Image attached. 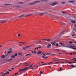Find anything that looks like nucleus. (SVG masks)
<instances>
[{
	"label": "nucleus",
	"instance_id": "f257e3e1",
	"mask_svg": "<svg viewBox=\"0 0 76 76\" xmlns=\"http://www.w3.org/2000/svg\"><path fill=\"white\" fill-rule=\"evenodd\" d=\"M45 14H48L49 16L50 15V12L48 10H47L46 11H45V12H43L42 13L39 14L38 15H45Z\"/></svg>",
	"mask_w": 76,
	"mask_h": 76
},
{
	"label": "nucleus",
	"instance_id": "f03ea898",
	"mask_svg": "<svg viewBox=\"0 0 76 76\" xmlns=\"http://www.w3.org/2000/svg\"><path fill=\"white\" fill-rule=\"evenodd\" d=\"M65 47H66V48H72V49H73V50H76V48H75L74 47L72 46H69L67 45H65Z\"/></svg>",
	"mask_w": 76,
	"mask_h": 76
},
{
	"label": "nucleus",
	"instance_id": "7ed1b4c3",
	"mask_svg": "<svg viewBox=\"0 0 76 76\" xmlns=\"http://www.w3.org/2000/svg\"><path fill=\"white\" fill-rule=\"evenodd\" d=\"M18 56V53H16L14 55H12L11 56V58H15L16 57Z\"/></svg>",
	"mask_w": 76,
	"mask_h": 76
},
{
	"label": "nucleus",
	"instance_id": "20e7f679",
	"mask_svg": "<svg viewBox=\"0 0 76 76\" xmlns=\"http://www.w3.org/2000/svg\"><path fill=\"white\" fill-rule=\"evenodd\" d=\"M28 69V68H24V69H20L19 71L20 72H21L23 70V71H26L27 70V69Z\"/></svg>",
	"mask_w": 76,
	"mask_h": 76
},
{
	"label": "nucleus",
	"instance_id": "39448f33",
	"mask_svg": "<svg viewBox=\"0 0 76 76\" xmlns=\"http://www.w3.org/2000/svg\"><path fill=\"white\" fill-rule=\"evenodd\" d=\"M42 41H47L48 42H50V39H42L41 40Z\"/></svg>",
	"mask_w": 76,
	"mask_h": 76
},
{
	"label": "nucleus",
	"instance_id": "423d86ee",
	"mask_svg": "<svg viewBox=\"0 0 76 76\" xmlns=\"http://www.w3.org/2000/svg\"><path fill=\"white\" fill-rule=\"evenodd\" d=\"M50 43L52 45H55V44H56V42L55 41L53 42H50Z\"/></svg>",
	"mask_w": 76,
	"mask_h": 76
},
{
	"label": "nucleus",
	"instance_id": "0eeeda50",
	"mask_svg": "<svg viewBox=\"0 0 76 76\" xmlns=\"http://www.w3.org/2000/svg\"><path fill=\"white\" fill-rule=\"evenodd\" d=\"M51 47V45L50 44H48L47 46V47L48 48H49Z\"/></svg>",
	"mask_w": 76,
	"mask_h": 76
},
{
	"label": "nucleus",
	"instance_id": "6e6552de",
	"mask_svg": "<svg viewBox=\"0 0 76 76\" xmlns=\"http://www.w3.org/2000/svg\"><path fill=\"white\" fill-rule=\"evenodd\" d=\"M39 1H36L32 3H31V4H35L36 3H37V2H39Z\"/></svg>",
	"mask_w": 76,
	"mask_h": 76
},
{
	"label": "nucleus",
	"instance_id": "1a4fd4ad",
	"mask_svg": "<svg viewBox=\"0 0 76 76\" xmlns=\"http://www.w3.org/2000/svg\"><path fill=\"white\" fill-rule=\"evenodd\" d=\"M59 44H61V45H62V46H63V47H65V45H64V44L62 43L61 42H59Z\"/></svg>",
	"mask_w": 76,
	"mask_h": 76
},
{
	"label": "nucleus",
	"instance_id": "9d476101",
	"mask_svg": "<svg viewBox=\"0 0 76 76\" xmlns=\"http://www.w3.org/2000/svg\"><path fill=\"white\" fill-rule=\"evenodd\" d=\"M41 48V47H39L38 48H36L34 49V50H36L37 49V50H38L39 48Z\"/></svg>",
	"mask_w": 76,
	"mask_h": 76
},
{
	"label": "nucleus",
	"instance_id": "9b49d317",
	"mask_svg": "<svg viewBox=\"0 0 76 76\" xmlns=\"http://www.w3.org/2000/svg\"><path fill=\"white\" fill-rule=\"evenodd\" d=\"M6 57V56L5 55H2L1 56V58H5Z\"/></svg>",
	"mask_w": 76,
	"mask_h": 76
},
{
	"label": "nucleus",
	"instance_id": "f8f14e48",
	"mask_svg": "<svg viewBox=\"0 0 76 76\" xmlns=\"http://www.w3.org/2000/svg\"><path fill=\"white\" fill-rule=\"evenodd\" d=\"M74 1H68V3H73V2H74Z\"/></svg>",
	"mask_w": 76,
	"mask_h": 76
},
{
	"label": "nucleus",
	"instance_id": "ddd939ff",
	"mask_svg": "<svg viewBox=\"0 0 76 76\" xmlns=\"http://www.w3.org/2000/svg\"><path fill=\"white\" fill-rule=\"evenodd\" d=\"M65 33H66V32H65V31H64L62 32H61L60 33V34H65Z\"/></svg>",
	"mask_w": 76,
	"mask_h": 76
},
{
	"label": "nucleus",
	"instance_id": "4468645a",
	"mask_svg": "<svg viewBox=\"0 0 76 76\" xmlns=\"http://www.w3.org/2000/svg\"><path fill=\"white\" fill-rule=\"evenodd\" d=\"M56 4H57V3H55L53 4H51V5H52V6H54L55 5H56Z\"/></svg>",
	"mask_w": 76,
	"mask_h": 76
},
{
	"label": "nucleus",
	"instance_id": "2eb2a0df",
	"mask_svg": "<svg viewBox=\"0 0 76 76\" xmlns=\"http://www.w3.org/2000/svg\"><path fill=\"white\" fill-rule=\"evenodd\" d=\"M9 20H3L4 22H8V21H9Z\"/></svg>",
	"mask_w": 76,
	"mask_h": 76
},
{
	"label": "nucleus",
	"instance_id": "dca6fc26",
	"mask_svg": "<svg viewBox=\"0 0 76 76\" xmlns=\"http://www.w3.org/2000/svg\"><path fill=\"white\" fill-rule=\"evenodd\" d=\"M25 66H29V64L28 63H25L24 64Z\"/></svg>",
	"mask_w": 76,
	"mask_h": 76
},
{
	"label": "nucleus",
	"instance_id": "f3484780",
	"mask_svg": "<svg viewBox=\"0 0 76 76\" xmlns=\"http://www.w3.org/2000/svg\"><path fill=\"white\" fill-rule=\"evenodd\" d=\"M46 56V55L45 54H44L43 56H42V57L44 58H45V56Z\"/></svg>",
	"mask_w": 76,
	"mask_h": 76
},
{
	"label": "nucleus",
	"instance_id": "a211bd4d",
	"mask_svg": "<svg viewBox=\"0 0 76 76\" xmlns=\"http://www.w3.org/2000/svg\"><path fill=\"white\" fill-rule=\"evenodd\" d=\"M26 49H27L26 46L25 47H23V50H26Z\"/></svg>",
	"mask_w": 76,
	"mask_h": 76
},
{
	"label": "nucleus",
	"instance_id": "6ab92c4d",
	"mask_svg": "<svg viewBox=\"0 0 76 76\" xmlns=\"http://www.w3.org/2000/svg\"><path fill=\"white\" fill-rule=\"evenodd\" d=\"M37 53L39 54H41V51H38L37 52Z\"/></svg>",
	"mask_w": 76,
	"mask_h": 76
},
{
	"label": "nucleus",
	"instance_id": "aec40b11",
	"mask_svg": "<svg viewBox=\"0 0 76 76\" xmlns=\"http://www.w3.org/2000/svg\"><path fill=\"white\" fill-rule=\"evenodd\" d=\"M28 55H30V56H31V54L28 53V54H27L26 55H25V57L26 56H28Z\"/></svg>",
	"mask_w": 76,
	"mask_h": 76
},
{
	"label": "nucleus",
	"instance_id": "412c9836",
	"mask_svg": "<svg viewBox=\"0 0 76 76\" xmlns=\"http://www.w3.org/2000/svg\"><path fill=\"white\" fill-rule=\"evenodd\" d=\"M12 52V50H10V51H9L8 52L7 54H9V53H10Z\"/></svg>",
	"mask_w": 76,
	"mask_h": 76
},
{
	"label": "nucleus",
	"instance_id": "4be33fe9",
	"mask_svg": "<svg viewBox=\"0 0 76 76\" xmlns=\"http://www.w3.org/2000/svg\"><path fill=\"white\" fill-rule=\"evenodd\" d=\"M19 43H20V44H26V42H19Z\"/></svg>",
	"mask_w": 76,
	"mask_h": 76
},
{
	"label": "nucleus",
	"instance_id": "5701e85b",
	"mask_svg": "<svg viewBox=\"0 0 76 76\" xmlns=\"http://www.w3.org/2000/svg\"><path fill=\"white\" fill-rule=\"evenodd\" d=\"M22 54V53L20 52L18 53V55H20V56L21 55V54Z\"/></svg>",
	"mask_w": 76,
	"mask_h": 76
},
{
	"label": "nucleus",
	"instance_id": "b1692460",
	"mask_svg": "<svg viewBox=\"0 0 76 76\" xmlns=\"http://www.w3.org/2000/svg\"><path fill=\"white\" fill-rule=\"evenodd\" d=\"M71 22H72V23H76V21H71Z\"/></svg>",
	"mask_w": 76,
	"mask_h": 76
},
{
	"label": "nucleus",
	"instance_id": "393cba45",
	"mask_svg": "<svg viewBox=\"0 0 76 76\" xmlns=\"http://www.w3.org/2000/svg\"><path fill=\"white\" fill-rule=\"evenodd\" d=\"M67 63H69V64H72V63H73V62H67Z\"/></svg>",
	"mask_w": 76,
	"mask_h": 76
},
{
	"label": "nucleus",
	"instance_id": "a878e982",
	"mask_svg": "<svg viewBox=\"0 0 76 76\" xmlns=\"http://www.w3.org/2000/svg\"><path fill=\"white\" fill-rule=\"evenodd\" d=\"M55 46H56V47H58V44L56 43L55 45Z\"/></svg>",
	"mask_w": 76,
	"mask_h": 76
},
{
	"label": "nucleus",
	"instance_id": "bb28decb",
	"mask_svg": "<svg viewBox=\"0 0 76 76\" xmlns=\"http://www.w3.org/2000/svg\"><path fill=\"white\" fill-rule=\"evenodd\" d=\"M26 48H29V47H30V46H26Z\"/></svg>",
	"mask_w": 76,
	"mask_h": 76
},
{
	"label": "nucleus",
	"instance_id": "cd10ccee",
	"mask_svg": "<svg viewBox=\"0 0 76 76\" xmlns=\"http://www.w3.org/2000/svg\"><path fill=\"white\" fill-rule=\"evenodd\" d=\"M6 74H7V73H4V74H2V76H4V75H6Z\"/></svg>",
	"mask_w": 76,
	"mask_h": 76
},
{
	"label": "nucleus",
	"instance_id": "c85d7f7f",
	"mask_svg": "<svg viewBox=\"0 0 76 76\" xmlns=\"http://www.w3.org/2000/svg\"><path fill=\"white\" fill-rule=\"evenodd\" d=\"M59 63H61V64H64V62H59Z\"/></svg>",
	"mask_w": 76,
	"mask_h": 76
},
{
	"label": "nucleus",
	"instance_id": "c756f323",
	"mask_svg": "<svg viewBox=\"0 0 76 76\" xmlns=\"http://www.w3.org/2000/svg\"><path fill=\"white\" fill-rule=\"evenodd\" d=\"M54 50L55 51H59V49H55Z\"/></svg>",
	"mask_w": 76,
	"mask_h": 76
},
{
	"label": "nucleus",
	"instance_id": "7c9ffc66",
	"mask_svg": "<svg viewBox=\"0 0 76 76\" xmlns=\"http://www.w3.org/2000/svg\"><path fill=\"white\" fill-rule=\"evenodd\" d=\"M22 17H25V15L24 14H23L21 15Z\"/></svg>",
	"mask_w": 76,
	"mask_h": 76
},
{
	"label": "nucleus",
	"instance_id": "2f4dec72",
	"mask_svg": "<svg viewBox=\"0 0 76 76\" xmlns=\"http://www.w3.org/2000/svg\"><path fill=\"white\" fill-rule=\"evenodd\" d=\"M20 34H18V37H20Z\"/></svg>",
	"mask_w": 76,
	"mask_h": 76
},
{
	"label": "nucleus",
	"instance_id": "473e14b6",
	"mask_svg": "<svg viewBox=\"0 0 76 76\" xmlns=\"http://www.w3.org/2000/svg\"><path fill=\"white\" fill-rule=\"evenodd\" d=\"M71 66H72V67H75V66H74L73 65H72Z\"/></svg>",
	"mask_w": 76,
	"mask_h": 76
},
{
	"label": "nucleus",
	"instance_id": "72a5a7b5",
	"mask_svg": "<svg viewBox=\"0 0 76 76\" xmlns=\"http://www.w3.org/2000/svg\"><path fill=\"white\" fill-rule=\"evenodd\" d=\"M65 2H63L61 3V4H65Z\"/></svg>",
	"mask_w": 76,
	"mask_h": 76
},
{
	"label": "nucleus",
	"instance_id": "f704fd0d",
	"mask_svg": "<svg viewBox=\"0 0 76 76\" xmlns=\"http://www.w3.org/2000/svg\"><path fill=\"white\" fill-rule=\"evenodd\" d=\"M7 73V74H6V75H8V74L9 73V71H8L7 72V73Z\"/></svg>",
	"mask_w": 76,
	"mask_h": 76
},
{
	"label": "nucleus",
	"instance_id": "c9c22d12",
	"mask_svg": "<svg viewBox=\"0 0 76 76\" xmlns=\"http://www.w3.org/2000/svg\"><path fill=\"white\" fill-rule=\"evenodd\" d=\"M62 13H63V14L66 13V12H65L64 11H62Z\"/></svg>",
	"mask_w": 76,
	"mask_h": 76
},
{
	"label": "nucleus",
	"instance_id": "e433bc0d",
	"mask_svg": "<svg viewBox=\"0 0 76 76\" xmlns=\"http://www.w3.org/2000/svg\"><path fill=\"white\" fill-rule=\"evenodd\" d=\"M69 44H72L73 43L72 42H70V41L69 42Z\"/></svg>",
	"mask_w": 76,
	"mask_h": 76
},
{
	"label": "nucleus",
	"instance_id": "4c0bfd02",
	"mask_svg": "<svg viewBox=\"0 0 76 76\" xmlns=\"http://www.w3.org/2000/svg\"><path fill=\"white\" fill-rule=\"evenodd\" d=\"M10 4H5V6H7V5H10Z\"/></svg>",
	"mask_w": 76,
	"mask_h": 76
},
{
	"label": "nucleus",
	"instance_id": "58836bf2",
	"mask_svg": "<svg viewBox=\"0 0 76 76\" xmlns=\"http://www.w3.org/2000/svg\"><path fill=\"white\" fill-rule=\"evenodd\" d=\"M47 64H42V65H46Z\"/></svg>",
	"mask_w": 76,
	"mask_h": 76
},
{
	"label": "nucleus",
	"instance_id": "ea45409f",
	"mask_svg": "<svg viewBox=\"0 0 76 76\" xmlns=\"http://www.w3.org/2000/svg\"><path fill=\"white\" fill-rule=\"evenodd\" d=\"M15 7H19V6H15Z\"/></svg>",
	"mask_w": 76,
	"mask_h": 76
},
{
	"label": "nucleus",
	"instance_id": "a19ab883",
	"mask_svg": "<svg viewBox=\"0 0 76 76\" xmlns=\"http://www.w3.org/2000/svg\"><path fill=\"white\" fill-rule=\"evenodd\" d=\"M18 3V4H22V3H23V2H19V3Z\"/></svg>",
	"mask_w": 76,
	"mask_h": 76
},
{
	"label": "nucleus",
	"instance_id": "79ce46f5",
	"mask_svg": "<svg viewBox=\"0 0 76 76\" xmlns=\"http://www.w3.org/2000/svg\"><path fill=\"white\" fill-rule=\"evenodd\" d=\"M18 72H17L16 73H15L14 74V75H17V74H18Z\"/></svg>",
	"mask_w": 76,
	"mask_h": 76
},
{
	"label": "nucleus",
	"instance_id": "37998d69",
	"mask_svg": "<svg viewBox=\"0 0 76 76\" xmlns=\"http://www.w3.org/2000/svg\"><path fill=\"white\" fill-rule=\"evenodd\" d=\"M31 15H32V14H29V15H28V16H31Z\"/></svg>",
	"mask_w": 76,
	"mask_h": 76
},
{
	"label": "nucleus",
	"instance_id": "c03bdc74",
	"mask_svg": "<svg viewBox=\"0 0 76 76\" xmlns=\"http://www.w3.org/2000/svg\"><path fill=\"white\" fill-rule=\"evenodd\" d=\"M48 58V57H45L44 58H45V59H46V58Z\"/></svg>",
	"mask_w": 76,
	"mask_h": 76
},
{
	"label": "nucleus",
	"instance_id": "a18cd8bd",
	"mask_svg": "<svg viewBox=\"0 0 76 76\" xmlns=\"http://www.w3.org/2000/svg\"><path fill=\"white\" fill-rule=\"evenodd\" d=\"M7 61H10V59H8L7 60Z\"/></svg>",
	"mask_w": 76,
	"mask_h": 76
},
{
	"label": "nucleus",
	"instance_id": "49530a36",
	"mask_svg": "<svg viewBox=\"0 0 76 76\" xmlns=\"http://www.w3.org/2000/svg\"><path fill=\"white\" fill-rule=\"evenodd\" d=\"M3 22H3V21H2L0 22V23H3Z\"/></svg>",
	"mask_w": 76,
	"mask_h": 76
},
{
	"label": "nucleus",
	"instance_id": "de8ad7c7",
	"mask_svg": "<svg viewBox=\"0 0 76 76\" xmlns=\"http://www.w3.org/2000/svg\"><path fill=\"white\" fill-rule=\"evenodd\" d=\"M40 74H42V72L41 71H40Z\"/></svg>",
	"mask_w": 76,
	"mask_h": 76
},
{
	"label": "nucleus",
	"instance_id": "09e8293b",
	"mask_svg": "<svg viewBox=\"0 0 76 76\" xmlns=\"http://www.w3.org/2000/svg\"><path fill=\"white\" fill-rule=\"evenodd\" d=\"M50 63H53V62H50L49 63H48V64H50Z\"/></svg>",
	"mask_w": 76,
	"mask_h": 76
},
{
	"label": "nucleus",
	"instance_id": "8fccbe9b",
	"mask_svg": "<svg viewBox=\"0 0 76 76\" xmlns=\"http://www.w3.org/2000/svg\"><path fill=\"white\" fill-rule=\"evenodd\" d=\"M76 58H74L72 59V60H76Z\"/></svg>",
	"mask_w": 76,
	"mask_h": 76
},
{
	"label": "nucleus",
	"instance_id": "3c124183",
	"mask_svg": "<svg viewBox=\"0 0 76 76\" xmlns=\"http://www.w3.org/2000/svg\"><path fill=\"white\" fill-rule=\"evenodd\" d=\"M51 56H55V54H52Z\"/></svg>",
	"mask_w": 76,
	"mask_h": 76
},
{
	"label": "nucleus",
	"instance_id": "603ef678",
	"mask_svg": "<svg viewBox=\"0 0 76 76\" xmlns=\"http://www.w3.org/2000/svg\"><path fill=\"white\" fill-rule=\"evenodd\" d=\"M65 60H66V61H69V60H68L67 59H65Z\"/></svg>",
	"mask_w": 76,
	"mask_h": 76
},
{
	"label": "nucleus",
	"instance_id": "864d4df0",
	"mask_svg": "<svg viewBox=\"0 0 76 76\" xmlns=\"http://www.w3.org/2000/svg\"><path fill=\"white\" fill-rule=\"evenodd\" d=\"M11 69H12V70H14V68H11Z\"/></svg>",
	"mask_w": 76,
	"mask_h": 76
},
{
	"label": "nucleus",
	"instance_id": "5fc2aeb1",
	"mask_svg": "<svg viewBox=\"0 0 76 76\" xmlns=\"http://www.w3.org/2000/svg\"><path fill=\"white\" fill-rule=\"evenodd\" d=\"M8 71H9L10 72H11V70H9V69H8Z\"/></svg>",
	"mask_w": 76,
	"mask_h": 76
},
{
	"label": "nucleus",
	"instance_id": "6e6d98bb",
	"mask_svg": "<svg viewBox=\"0 0 76 76\" xmlns=\"http://www.w3.org/2000/svg\"><path fill=\"white\" fill-rule=\"evenodd\" d=\"M32 66V65L30 66V67H31Z\"/></svg>",
	"mask_w": 76,
	"mask_h": 76
},
{
	"label": "nucleus",
	"instance_id": "4d7b16f0",
	"mask_svg": "<svg viewBox=\"0 0 76 76\" xmlns=\"http://www.w3.org/2000/svg\"><path fill=\"white\" fill-rule=\"evenodd\" d=\"M37 53V52L36 51H35L34 52V53L35 54V53Z\"/></svg>",
	"mask_w": 76,
	"mask_h": 76
},
{
	"label": "nucleus",
	"instance_id": "13d9d810",
	"mask_svg": "<svg viewBox=\"0 0 76 76\" xmlns=\"http://www.w3.org/2000/svg\"><path fill=\"white\" fill-rule=\"evenodd\" d=\"M10 59V61L12 60V58H11Z\"/></svg>",
	"mask_w": 76,
	"mask_h": 76
},
{
	"label": "nucleus",
	"instance_id": "bf43d9fd",
	"mask_svg": "<svg viewBox=\"0 0 76 76\" xmlns=\"http://www.w3.org/2000/svg\"><path fill=\"white\" fill-rule=\"evenodd\" d=\"M72 37H75V35L73 34V35H72Z\"/></svg>",
	"mask_w": 76,
	"mask_h": 76
},
{
	"label": "nucleus",
	"instance_id": "052dcab7",
	"mask_svg": "<svg viewBox=\"0 0 76 76\" xmlns=\"http://www.w3.org/2000/svg\"><path fill=\"white\" fill-rule=\"evenodd\" d=\"M35 66L36 67H37V68H38V66Z\"/></svg>",
	"mask_w": 76,
	"mask_h": 76
},
{
	"label": "nucleus",
	"instance_id": "680f3d73",
	"mask_svg": "<svg viewBox=\"0 0 76 76\" xmlns=\"http://www.w3.org/2000/svg\"><path fill=\"white\" fill-rule=\"evenodd\" d=\"M48 55H50V54H51V53H48Z\"/></svg>",
	"mask_w": 76,
	"mask_h": 76
},
{
	"label": "nucleus",
	"instance_id": "e2e57ef3",
	"mask_svg": "<svg viewBox=\"0 0 76 76\" xmlns=\"http://www.w3.org/2000/svg\"><path fill=\"white\" fill-rule=\"evenodd\" d=\"M60 71H62V70H61V69L60 68Z\"/></svg>",
	"mask_w": 76,
	"mask_h": 76
},
{
	"label": "nucleus",
	"instance_id": "0e129e2a",
	"mask_svg": "<svg viewBox=\"0 0 76 76\" xmlns=\"http://www.w3.org/2000/svg\"><path fill=\"white\" fill-rule=\"evenodd\" d=\"M19 46H20V47H22V45H19Z\"/></svg>",
	"mask_w": 76,
	"mask_h": 76
},
{
	"label": "nucleus",
	"instance_id": "69168bd1",
	"mask_svg": "<svg viewBox=\"0 0 76 76\" xmlns=\"http://www.w3.org/2000/svg\"><path fill=\"white\" fill-rule=\"evenodd\" d=\"M72 53H70V54L71 55H72Z\"/></svg>",
	"mask_w": 76,
	"mask_h": 76
},
{
	"label": "nucleus",
	"instance_id": "338daca9",
	"mask_svg": "<svg viewBox=\"0 0 76 76\" xmlns=\"http://www.w3.org/2000/svg\"><path fill=\"white\" fill-rule=\"evenodd\" d=\"M18 17H22V15L19 16H18Z\"/></svg>",
	"mask_w": 76,
	"mask_h": 76
},
{
	"label": "nucleus",
	"instance_id": "774afa93",
	"mask_svg": "<svg viewBox=\"0 0 76 76\" xmlns=\"http://www.w3.org/2000/svg\"><path fill=\"white\" fill-rule=\"evenodd\" d=\"M74 43H75V44H76V42H74Z\"/></svg>",
	"mask_w": 76,
	"mask_h": 76
}]
</instances>
